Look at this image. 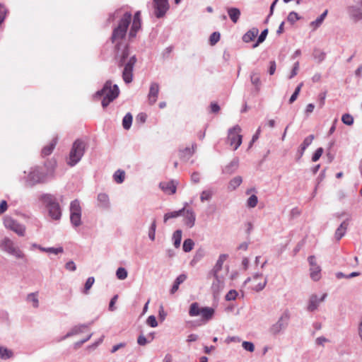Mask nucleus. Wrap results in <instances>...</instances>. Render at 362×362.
<instances>
[{
  "label": "nucleus",
  "mask_w": 362,
  "mask_h": 362,
  "mask_svg": "<svg viewBox=\"0 0 362 362\" xmlns=\"http://www.w3.org/2000/svg\"><path fill=\"white\" fill-rule=\"evenodd\" d=\"M132 19V15L129 12H126L123 17L120 18L118 25L114 29L112 34V42L115 44L117 49L116 59L119 67L124 66L122 77L126 83L132 81L134 77V67L136 62V57H129V49L124 39L126 37L127 28Z\"/></svg>",
  "instance_id": "obj_1"
},
{
  "label": "nucleus",
  "mask_w": 362,
  "mask_h": 362,
  "mask_svg": "<svg viewBox=\"0 0 362 362\" xmlns=\"http://www.w3.org/2000/svg\"><path fill=\"white\" fill-rule=\"evenodd\" d=\"M97 95L101 97V105L106 107L119 95L118 86L107 81L103 88L97 93Z\"/></svg>",
  "instance_id": "obj_2"
},
{
  "label": "nucleus",
  "mask_w": 362,
  "mask_h": 362,
  "mask_svg": "<svg viewBox=\"0 0 362 362\" xmlns=\"http://www.w3.org/2000/svg\"><path fill=\"white\" fill-rule=\"evenodd\" d=\"M86 150V144L83 141L76 140L71 148L66 158V163L70 167H74L83 156Z\"/></svg>",
  "instance_id": "obj_3"
},
{
  "label": "nucleus",
  "mask_w": 362,
  "mask_h": 362,
  "mask_svg": "<svg viewBox=\"0 0 362 362\" xmlns=\"http://www.w3.org/2000/svg\"><path fill=\"white\" fill-rule=\"evenodd\" d=\"M214 314V310L211 307H200L197 303H193L189 306V315L191 317L200 316L204 322L209 321Z\"/></svg>",
  "instance_id": "obj_4"
},
{
  "label": "nucleus",
  "mask_w": 362,
  "mask_h": 362,
  "mask_svg": "<svg viewBox=\"0 0 362 362\" xmlns=\"http://www.w3.org/2000/svg\"><path fill=\"white\" fill-rule=\"evenodd\" d=\"M47 214L52 220H59L62 210L57 199L51 194H47Z\"/></svg>",
  "instance_id": "obj_5"
},
{
  "label": "nucleus",
  "mask_w": 362,
  "mask_h": 362,
  "mask_svg": "<svg viewBox=\"0 0 362 362\" xmlns=\"http://www.w3.org/2000/svg\"><path fill=\"white\" fill-rule=\"evenodd\" d=\"M241 128L236 125L228 131V143L233 150H237L242 144V135L240 134Z\"/></svg>",
  "instance_id": "obj_6"
},
{
  "label": "nucleus",
  "mask_w": 362,
  "mask_h": 362,
  "mask_svg": "<svg viewBox=\"0 0 362 362\" xmlns=\"http://www.w3.org/2000/svg\"><path fill=\"white\" fill-rule=\"evenodd\" d=\"M2 247L8 253L13 255L16 258H23L24 257L22 251L15 246L12 240L7 238L4 240Z\"/></svg>",
  "instance_id": "obj_7"
},
{
  "label": "nucleus",
  "mask_w": 362,
  "mask_h": 362,
  "mask_svg": "<svg viewBox=\"0 0 362 362\" xmlns=\"http://www.w3.org/2000/svg\"><path fill=\"white\" fill-rule=\"evenodd\" d=\"M247 281L251 283L252 288L257 291H262L267 283V278L262 274H256Z\"/></svg>",
  "instance_id": "obj_8"
},
{
  "label": "nucleus",
  "mask_w": 362,
  "mask_h": 362,
  "mask_svg": "<svg viewBox=\"0 0 362 362\" xmlns=\"http://www.w3.org/2000/svg\"><path fill=\"white\" fill-rule=\"evenodd\" d=\"M4 225L6 228L13 230L18 235H23L25 233V228L18 224L13 219L6 217L4 219Z\"/></svg>",
  "instance_id": "obj_9"
},
{
  "label": "nucleus",
  "mask_w": 362,
  "mask_h": 362,
  "mask_svg": "<svg viewBox=\"0 0 362 362\" xmlns=\"http://www.w3.org/2000/svg\"><path fill=\"white\" fill-rule=\"evenodd\" d=\"M157 18L163 16L168 10V0H153Z\"/></svg>",
  "instance_id": "obj_10"
},
{
  "label": "nucleus",
  "mask_w": 362,
  "mask_h": 362,
  "mask_svg": "<svg viewBox=\"0 0 362 362\" xmlns=\"http://www.w3.org/2000/svg\"><path fill=\"white\" fill-rule=\"evenodd\" d=\"M158 93L159 85L156 83H152L150 85L149 93L148 95V101L150 105H152L156 103Z\"/></svg>",
  "instance_id": "obj_11"
},
{
  "label": "nucleus",
  "mask_w": 362,
  "mask_h": 362,
  "mask_svg": "<svg viewBox=\"0 0 362 362\" xmlns=\"http://www.w3.org/2000/svg\"><path fill=\"white\" fill-rule=\"evenodd\" d=\"M160 188L168 194H173L177 190V182L175 181L161 182Z\"/></svg>",
  "instance_id": "obj_12"
},
{
  "label": "nucleus",
  "mask_w": 362,
  "mask_h": 362,
  "mask_svg": "<svg viewBox=\"0 0 362 362\" xmlns=\"http://www.w3.org/2000/svg\"><path fill=\"white\" fill-rule=\"evenodd\" d=\"M289 318V315L287 313L283 314L279 321H277L274 325L272 326L270 328V332L272 334H277L281 331V329L284 327V320L287 322Z\"/></svg>",
  "instance_id": "obj_13"
},
{
  "label": "nucleus",
  "mask_w": 362,
  "mask_h": 362,
  "mask_svg": "<svg viewBox=\"0 0 362 362\" xmlns=\"http://www.w3.org/2000/svg\"><path fill=\"white\" fill-rule=\"evenodd\" d=\"M228 258V255L226 254L221 255L218 257V259L217 260V262L215 266H214L212 269V274L214 277H217V275H218V272L222 269V266L224 262L227 260Z\"/></svg>",
  "instance_id": "obj_14"
},
{
  "label": "nucleus",
  "mask_w": 362,
  "mask_h": 362,
  "mask_svg": "<svg viewBox=\"0 0 362 362\" xmlns=\"http://www.w3.org/2000/svg\"><path fill=\"white\" fill-rule=\"evenodd\" d=\"M42 173L37 170H35L29 173L28 185L33 186L35 182H40L42 179Z\"/></svg>",
  "instance_id": "obj_15"
},
{
  "label": "nucleus",
  "mask_w": 362,
  "mask_h": 362,
  "mask_svg": "<svg viewBox=\"0 0 362 362\" xmlns=\"http://www.w3.org/2000/svg\"><path fill=\"white\" fill-rule=\"evenodd\" d=\"M326 297V294H322L320 298H318L317 296L312 295L310 298L309 304L308 306V309L309 311H313L316 310L318 307V305L320 302L323 301L325 298Z\"/></svg>",
  "instance_id": "obj_16"
},
{
  "label": "nucleus",
  "mask_w": 362,
  "mask_h": 362,
  "mask_svg": "<svg viewBox=\"0 0 362 362\" xmlns=\"http://www.w3.org/2000/svg\"><path fill=\"white\" fill-rule=\"evenodd\" d=\"M98 206L100 208L107 209L110 206L109 197L105 193H100L98 195Z\"/></svg>",
  "instance_id": "obj_17"
},
{
  "label": "nucleus",
  "mask_w": 362,
  "mask_h": 362,
  "mask_svg": "<svg viewBox=\"0 0 362 362\" xmlns=\"http://www.w3.org/2000/svg\"><path fill=\"white\" fill-rule=\"evenodd\" d=\"M187 279V276L186 274H180L177 276L174 282V285L172 286L170 293L171 295H173L176 293L179 289V286L185 282Z\"/></svg>",
  "instance_id": "obj_18"
},
{
  "label": "nucleus",
  "mask_w": 362,
  "mask_h": 362,
  "mask_svg": "<svg viewBox=\"0 0 362 362\" xmlns=\"http://www.w3.org/2000/svg\"><path fill=\"white\" fill-rule=\"evenodd\" d=\"M187 279V276L186 274H180L177 276L174 282V285L172 286L170 293L171 295H173L176 293L179 289V286L185 282Z\"/></svg>",
  "instance_id": "obj_19"
},
{
  "label": "nucleus",
  "mask_w": 362,
  "mask_h": 362,
  "mask_svg": "<svg viewBox=\"0 0 362 362\" xmlns=\"http://www.w3.org/2000/svg\"><path fill=\"white\" fill-rule=\"evenodd\" d=\"M187 279V276L186 274H180L177 276L174 282V285L172 286L170 293L171 295H173L176 293L179 289V286L185 282Z\"/></svg>",
  "instance_id": "obj_20"
},
{
  "label": "nucleus",
  "mask_w": 362,
  "mask_h": 362,
  "mask_svg": "<svg viewBox=\"0 0 362 362\" xmlns=\"http://www.w3.org/2000/svg\"><path fill=\"white\" fill-rule=\"evenodd\" d=\"M259 34L258 28H252L248 30L247 33L244 34L243 36V40L245 42H250L252 41L255 38L257 37Z\"/></svg>",
  "instance_id": "obj_21"
},
{
  "label": "nucleus",
  "mask_w": 362,
  "mask_h": 362,
  "mask_svg": "<svg viewBox=\"0 0 362 362\" xmlns=\"http://www.w3.org/2000/svg\"><path fill=\"white\" fill-rule=\"evenodd\" d=\"M348 226L349 223L344 221L341 223L339 228H337L335 231V238L337 240H339L342 238Z\"/></svg>",
  "instance_id": "obj_22"
},
{
  "label": "nucleus",
  "mask_w": 362,
  "mask_h": 362,
  "mask_svg": "<svg viewBox=\"0 0 362 362\" xmlns=\"http://www.w3.org/2000/svg\"><path fill=\"white\" fill-rule=\"evenodd\" d=\"M215 279L216 281L212 284L211 290L214 294H218L222 289L223 283L218 275H217V277H215Z\"/></svg>",
  "instance_id": "obj_23"
},
{
  "label": "nucleus",
  "mask_w": 362,
  "mask_h": 362,
  "mask_svg": "<svg viewBox=\"0 0 362 362\" xmlns=\"http://www.w3.org/2000/svg\"><path fill=\"white\" fill-rule=\"evenodd\" d=\"M141 28V21H133L129 33V38H134L136 36L138 30Z\"/></svg>",
  "instance_id": "obj_24"
},
{
  "label": "nucleus",
  "mask_w": 362,
  "mask_h": 362,
  "mask_svg": "<svg viewBox=\"0 0 362 362\" xmlns=\"http://www.w3.org/2000/svg\"><path fill=\"white\" fill-rule=\"evenodd\" d=\"M310 276L314 281L320 280L321 278V268L320 265L310 267Z\"/></svg>",
  "instance_id": "obj_25"
},
{
  "label": "nucleus",
  "mask_w": 362,
  "mask_h": 362,
  "mask_svg": "<svg viewBox=\"0 0 362 362\" xmlns=\"http://www.w3.org/2000/svg\"><path fill=\"white\" fill-rule=\"evenodd\" d=\"M70 214H81V209L78 199L71 202Z\"/></svg>",
  "instance_id": "obj_26"
},
{
  "label": "nucleus",
  "mask_w": 362,
  "mask_h": 362,
  "mask_svg": "<svg viewBox=\"0 0 362 362\" xmlns=\"http://www.w3.org/2000/svg\"><path fill=\"white\" fill-rule=\"evenodd\" d=\"M251 83L256 88V91L257 93L260 90L261 87V81H260V76L259 74L253 73L250 76Z\"/></svg>",
  "instance_id": "obj_27"
},
{
  "label": "nucleus",
  "mask_w": 362,
  "mask_h": 362,
  "mask_svg": "<svg viewBox=\"0 0 362 362\" xmlns=\"http://www.w3.org/2000/svg\"><path fill=\"white\" fill-rule=\"evenodd\" d=\"M228 13L230 20L235 23H237L240 16V10L235 8H232L228 10Z\"/></svg>",
  "instance_id": "obj_28"
},
{
  "label": "nucleus",
  "mask_w": 362,
  "mask_h": 362,
  "mask_svg": "<svg viewBox=\"0 0 362 362\" xmlns=\"http://www.w3.org/2000/svg\"><path fill=\"white\" fill-rule=\"evenodd\" d=\"M194 223V215L191 210H187L185 214V224L189 227L192 228Z\"/></svg>",
  "instance_id": "obj_29"
},
{
  "label": "nucleus",
  "mask_w": 362,
  "mask_h": 362,
  "mask_svg": "<svg viewBox=\"0 0 362 362\" xmlns=\"http://www.w3.org/2000/svg\"><path fill=\"white\" fill-rule=\"evenodd\" d=\"M13 356V353L11 350H8L4 346H0V358L6 360L12 358Z\"/></svg>",
  "instance_id": "obj_30"
},
{
  "label": "nucleus",
  "mask_w": 362,
  "mask_h": 362,
  "mask_svg": "<svg viewBox=\"0 0 362 362\" xmlns=\"http://www.w3.org/2000/svg\"><path fill=\"white\" fill-rule=\"evenodd\" d=\"M241 182H242L241 177H240V176L235 177L229 182V185H228L229 189L235 190L236 188H238L240 186Z\"/></svg>",
  "instance_id": "obj_31"
},
{
  "label": "nucleus",
  "mask_w": 362,
  "mask_h": 362,
  "mask_svg": "<svg viewBox=\"0 0 362 362\" xmlns=\"http://www.w3.org/2000/svg\"><path fill=\"white\" fill-rule=\"evenodd\" d=\"M125 179V171L118 170L114 174V180L117 183H122Z\"/></svg>",
  "instance_id": "obj_32"
},
{
  "label": "nucleus",
  "mask_w": 362,
  "mask_h": 362,
  "mask_svg": "<svg viewBox=\"0 0 362 362\" xmlns=\"http://www.w3.org/2000/svg\"><path fill=\"white\" fill-rule=\"evenodd\" d=\"M182 239V231L177 230L174 234H173V240H174V245L176 248H179L180 246Z\"/></svg>",
  "instance_id": "obj_33"
},
{
  "label": "nucleus",
  "mask_w": 362,
  "mask_h": 362,
  "mask_svg": "<svg viewBox=\"0 0 362 362\" xmlns=\"http://www.w3.org/2000/svg\"><path fill=\"white\" fill-rule=\"evenodd\" d=\"M185 209H180L179 211H175L170 213H167L164 216V221L167 222L169 218H175L181 215L182 212H183Z\"/></svg>",
  "instance_id": "obj_34"
},
{
  "label": "nucleus",
  "mask_w": 362,
  "mask_h": 362,
  "mask_svg": "<svg viewBox=\"0 0 362 362\" xmlns=\"http://www.w3.org/2000/svg\"><path fill=\"white\" fill-rule=\"evenodd\" d=\"M213 194V191L211 189H205L202 192L200 195V200L204 202L208 200H210Z\"/></svg>",
  "instance_id": "obj_35"
},
{
  "label": "nucleus",
  "mask_w": 362,
  "mask_h": 362,
  "mask_svg": "<svg viewBox=\"0 0 362 362\" xmlns=\"http://www.w3.org/2000/svg\"><path fill=\"white\" fill-rule=\"evenodd\" d=\"M194 247V243L192 239L187 238L184 240V244H182V250L186 252H188L192 250Z\"/></svg>",
  "instance_id": "obj_36"
},
{
  "label": "nucleus",
  "mask_w": 362,
  "mask_h": 362,
  "mask_svg": "<svg viewBox=\"0 0 362 362\" xmlns=\"http://www.w3.org/2000/svg\"><path fill=\"white\" fill-rule=\"evenodd\" d=\"M327 16V10H325L319 18H317L315 21H313L311 23V25L314 26L315 28L319 27L322 21H324L325 16Z\"/></svg>",
  "instance_id": "obj_37"
},
{
  "label": "nucleus",
  "mask_w": 362,
  "mask_h": 362,
  "mask_svg": "<svg viewBox=\"0 0 362 362\" xmlns=\"http://www.w3.org/2000/svg\"><path fill=\"white\" fill-rule=\"evenodd\" d=\"M267 35H268V29L267 28L262 30V32L261 33L260 35L258 37L257 42L253 45L252 47L253 48L257 47L259 46V45L260 43H262L264 40V39L267 38Z\"/></svg>",
  "instance_id": "obj_38"
},
{
  "label": "nucleus",
  "mask_w": 362,
  "mask_h": 362,
  "mask_svg": "<svg viewBox=\"0 0 362 362\" xmlns=\"http://www.w3.org/2000/svg\"><path fill=\"white\" fill-rule=\"evenodd\" d=\"M117 277L120 280H124L127 277V271L124 267H119L116 272Z\"/></svg>",
  "instance_id": "obj_39"
},
{
  "label": "nucleus",
  "mask_w": 362,
  "mask_h": 362,
  "mask_svg": "<svg viewBox=\"0 0 362 362\" xmlns=\"http://www.w3.org/2000/svg\"><path fill=\"white\" fill-rule=\"evenodd\" d=\"M64 252V248L62 247H47V253L50 255H57Z\"/></svg>",
  "instance_id": "obj_40"
},
{
  "label": "nucleus",
  "mask_w": 362,
  "mask_h": 362,
  "mask_svg": "<svg viewBox=\"0 0 362 362\" xmlns=\"http://www.w3.org/2000/svg\"><path fill=\"white\" fill-rule=\"evenodd\" d=\"M132 122V116L131 114H127L123 119V127L125 129H129L131 127Z\"/></svg>",
  "instance_id": "obj_41"
},
{
  "label": "nucleus",
  "mask_w": 362,
  "mask_h": 362,
  "mask_svg": "<svg viewBox=\"0 0 362 362\" xmlns=\"http://www.w3.org/2000/svg\"><path fill=\"white\" fill-rule=\"evenodd\" d=\"M81 214H70V221L76 227L81 225Z\"/></svg>",
  "instance_id": "obj_42"
},
{
  "label": "nucleus",
  "mask_w": 362,
  "mask_h": 362,
  "mask_svg": "<svg viewBox=\"0 0 362 362\" xmlns=\"http://www.w3.org/2000/svg\"><path fill=\"white\" fill-rule=\"evenodd\" d=\"M156 221H153L151 226L148 231V237L151 240H154L156 238Z\"/></svg>",
  "instance_id": "obj_43"
},
{
  "label": "nucleus",
  "mask_w": 362,
  "mask_h": 362,
  "mask_svg": "<svg viewBox=\"0 0 362 362\" xmlns=\"http://www.w3.org/2000/svg\"><path fill=\"white\" fill-rule=\"evenodd\" d=\"M302 86H303V83H301L300 84H299V86H297V88H296L293 93L291 95V96L290 98V100H289L290 104H292L298 98V96L299 95Z\"/></svg>",
  "instance_id": "obj_44"
},
{
  "label": "nucleus",
  "mask_w": 362,
  "mask_h": 362,
  "mask_svg": "<svg viewBox=\"0 0 362 362\" xmlns=\"http://www.w3.org/2000/svg\"><path fill=\"white\" fill-rule=\"evenodd\" d=\"M58 138L57 136L52 139V140L50 141L49 143V145L47 146V154L51 153L53 152L56 144H57Z\"/></svg>",
  "instance_id": "obj_45"
},
{
  "label": "nucleus",
  "mask_w": 362,
  "mask_h": 362,
  "mask_svg": "<svg viewBox=\"0 0 362 362\" xmlns=\"http://www.w3.org/2000/svg\"><path fill=\"white\" fill-rule=\"evenodd\" d=\"M95 283V279L93 276H90L86 280L85 286H84V293L87 294L88 292V290L90 288V287L93 286V285Z\"/></svg>",
  "instance_id": "obj_46"
},
{
  "label": "nucleus",
  "mask_w": 362,
  "mask_h": 362,
  "mask_svg": "<svg viewBox=\"0 0 362 362\" xmlns=\"http://www.w3.org/2000/svg\"><path fill=\"white\" fill-rule=\"evenodd\" d=\"M220 40V33L218 32H214L209 38V42L211 46L217 43Z\"/></svg>",
  "instance_id": "obj_47"
},
{
  "label": "nucleus",
  "mask_w": 362,
  "mask_h": 362,
  "mask_svg": "<svg viewBox=\"0 0 362 362\" xmlns=\"http://www.w3.org/2000/svg\"><path fill=\"white\" fill-rule=\"evenodd\" d=\"M314 139V135L310 134L308 137H305L303 140L301 146H303V150H305L308 146H309Z\"/></svg>",
  "instance_id": "obj_48"
},
{
  "label": "nucleus",
  "mask_w": 362,
  "mask_h": 362,
  "mask_svg": "<svg viewBox=\"0 0 362 362\" xmlns=\"http://www.w3.org/2000/svg\"><path fill=\"white\" fill-rule=\"evenodd\" d=\"M341 121L345 124L351 125L354 123V118L351 115L344 114L341 117Z\"/></svg>",
  "instance_id": "obj_49"
},
{
  "label": "nucleus",
  "mask_w": 362,
  "mask_h": 362,
  "mask_svg": "<svg viewBox=\"0 0 362 362\" xmlns=\"http://www.w3.org/2000/svg\"><path fill=\"white\" fill-rule=\"evenodd\" d=\"M194 152L193 148H186L183 151H180V157L181 158H189Z\"/></svg>",
  "instance_id": "obj_50"
},
{
  "label": "nucleus",
  "mask_w": 362,
  "mask_h": 362,
  "mask_svg": "<svg viewBox=\"0 0 362 362\" xmlns=\"http://www.w3.org/2000/svg\"><path fill=\"white\" fill-rule=\"evenodd\" d=\"M258 203V198L255 195H251L250 198L247 199V206L250 208H254L257 206Z\"/></svg>",
  "instance_id": "obj_51"
},
{
  "label": "nucleus",
  "mask_w": 362,
  "mask_h": 362,
  "mask_svg": "<svg viewBox=\"0 0 362 362\" xmlns=\"http://www.w3.org/2000/svg\"><path fill=\"white\" fill-rule=\"evenodd\" d=\"M27 300L30 303H32L33 307L37 308L38 305V300L36 294L32 293L29 294L27 296Z\"/></svg>",
  "instance_id": "obj_52"
},
{
  "label": "nucleus",
  "mask_w": 362,
  "mask_h": 362,
  "mask_svg": "<svg viewBox=\"0 0 362 362\" xmlns=\"http://www.w3.org/2000/svg\"><path fill=\"white\" fill-rule=\"evenodd\" d=\"M323 153V148H319L315 151L312 157V161L313 162H317L320 160V157L322 156Z\"/></svg>",
  "instance_id": "obj_53"
},
{
  "label": "nucleus",
  "mask_w": 362,
  "mask_h": 362,
  "mask_svg": "<svg viewBox=\"0 0 362 362\" xmlns=\"http://www.w3.org/2000/svg\"><path fill=\"white\" fill-rule=\"evenodd\" d=\"M147 325L151 327H156L158 326L156 318L153 315H150L147 319Z\"/></svg>",
  "instance_id": "obj_54"
},
{
  "label": "nucleus",
  "mask_w": 362,
  "mask_h": 362,
  "mask_svg": "<svg viewBox=\"0 0 362 362\" xmlns=\"http://www.w3.org/2000/svg\"><path fill=\"white\" fill-rule=\"evenodd\" d=\"M238 296V292L235 290H230L226 296L227 300H233Z\"/></svg>",
  "instance_id": "obj_55"
},
{
  "label": "nucleus",
  "mask_w": 362,
  "mask_h": 362,
  "mask_svg": "<svg viewBox=\"0 0 362 362\" xmlns=\"http://www.w3.org/2000/svg\"><path fill=\"white\" fill-rule=\"evenodd\" d=\"M242 346L244 349H245L247 351H254V345L252 342L244 341L242 343Z\"/></svg>",
  "instance_id": "obj_56"
},
{
  "label": "nucleus",
  "mask_w": 362,
  "mask_h": 362,
  "mask_svg": "<svg viewBox=\"0 0 362 362\" xmlns=\"http://www.w3.org/2000/svg\"><path fill=\"white\" fill-rule=\"evenodd\" d=\"M299 19L298 15L297 13L294 11H291L288 16V21H290L291 23H295L296 21Z\"/></svg>",
  "instance_id": "obj_57"
},
{
  "label": "nucleus",
  "mask_w": 362,
  "mask_h": 362,
  "mask_svg": "<svg viewBox=\"0 0 362 362\" xmlns=\"http://www.w3.org/2000/svg\"><path fill=\"white\" fill-rule=\"evenodd\" d=\"M147 115L145 113H140L136 117L137 122H139L140 123L143 124L145 123L146 121Z\"/></svg>",
  "instance_id": "obj_58"
},
{
  "label": "nucleus",
  "mask_w": 362,
  "mask_h": 362,
  "mask_svg": "<svg viewBox=\"0 0 362 362\" xmlns=\"http://www.w3.org/2000/svg\"><path fill=\"white\" fill-rule=\"evenodd\" d=\"M210 108L212 113H218L220 110V107L216 103H211Z\"/></svg>",
  "instance_id": "obj_59"
},
{
  "label": "nucleus",
  "mask_w": 362,
  "mask_h": 362,
  "mask_svg": "<svg viewBox=\"0 0 362 362\" xmlns=\"http://www.w3.org/2000/svg\"><path fill=\"white\" fill-rule=\"evenodd\" d=\"M66 269L69 271H75L76 269V267L75 265V263L73 261L68 262L66 265Z\"/></svg>",
  "instance_id": "obj_60"
},
{
  "label": "nucleus",
  "mask_w": 362,
  "mask_h": 362,
  "mask_svg": "<svg viewBox=\"0 0 362 362\" xmlns=\"http://www.w3.org/2000/svg\"><path fill=\"white\" fill-rule=\"evenodd\" d=\"M137 343L141 346H144L147 343V339L145 336L141 334L139 336Z\"/></svg>",
  "instance_id": "obj_61"
},
{
  "label": "nucleus",
  "mask_w": 362,
  "mask_h": 362,
  "mask_svg": "<svg viewBox=\"0 0 362 362\" xmlns=\"http://www.w3.org/2000/svg\"><path fill=\"white\" fill-rule=\"evenodd\" d=\"M7 202L6 200H2L1 202H0V214H2L7 210Z\"/></svg>",
  "instance_id": "obj_62"
},
{
  "label": "nucleus",
  "mask_w": 362,
  "mask_h": 362,
  "mask_svg": "<svg viewBox=\"0 0 362 362\" xmlns=\"http://www.w3.org/2000/svg\"><path fill=\"white\" fill-rule=\"evenodd\" d=\"M6 16V8L3 5H0V23L4 21Z\"/></svg>",
  "instance_id": "obj_63"
},
{
  "label": "nucleus",
  "mask_w": 362,
  "mask_h": 362,
  "mask_svg": "<svg viewBox=\"0 0 362 362\" xmlns=\"http://www.w3.org/2000/svg\"><path fill=\"white\" fill-rule=\"evenodd\" d=\"M276 69V64L275 63V62L274 61L270 62V66H269V74L273 75L274 74Z\"/></svg>",
  "instance_id": "obj_64"
}]
</instances>
